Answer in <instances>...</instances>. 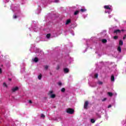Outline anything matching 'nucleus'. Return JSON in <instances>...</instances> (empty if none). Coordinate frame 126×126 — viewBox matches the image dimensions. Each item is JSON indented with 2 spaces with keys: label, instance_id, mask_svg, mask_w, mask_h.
<instances>
[{
  "label": "nucleus",
  "instance_id": "9b49d317",
  "mask_svg": "<svg viewBox=\"0 0 126 126\" xmlns=\"http://www.w3.org/2000/svg\"><path fill=\"white\" fill-rule=\"evenodd\" d=\"M41 12V10H40V8L39 7L36 11V13H37V14H39V13H40Z\"/></svg>",
  "mask_w": 126,
  "mask_h": 126
},
{
  "label": "nucleus",
  "instance_id": "e433bc0d",
  "mask_svg": "<svg viewBox=\"0 0 126 126\" xmlns=\"http://www.w3.org/2000/svg\"><path fill=\"white\" fill-rule=\"evenodd\" d=\"M111 107H112V105H108V108H111Z\"/></svg>",
  "mask_w": 126,
  "mask_h": 126
},
{
  "label": "nucleus",
  "instance_id": "9d476101",
  "mask_svg": "<svg viewBox=\"0 0 126 126\" xmlns=\"http://www.w3.org/2000/svg\"><path fill=\"white\" fill-rule=\"evenodd\" d=\"M38 61L39 60L37 58H35L32 59V61L34 62V63H37Z\"/></svg>",
  "mask_w": 126,
  "mask_h": 126
},
{
  "label": "nucleus",
  "instance_id": "ea45409f",
  "mask_svg": "<svg viewBox=\"0 0 126 126\" xmlns=\"http://www.w3.org/2000/svg\"><path fill=\"white\" fill-rule=\"evenodd\" d=\"M32 48H31V49H30V51H32Z\"/></svg>",
  "mask_w": 126,
  "mask_h": 126
},
{
  "label": "nucleus",
  "instance_id": "4be33fe9",
  "mask_svg": "<svg viewBox=\"0 0 126 126\" xmlns=\"http://www.w3.org/2000/svg\"><path fill=\"white\" fill-rule=\"evenodd\" d=\"M107 94H108V95H109L110 97H112V96H113V93H112L109 92V93H107Z\"/></svg>",
  "mask_w": 126,
  "mask_h": 126
},
{
  "label": "nucleus",
  "instance_id": "412c9836",
  "mask_svg": "<svg viewBox=\"0 0 126 126\" xmlns=\"http://www.w3.org/2000/svg\"><path fill=\"white\" fill-rule=\"evenodd\" d=\"M17 17H18V16L17 15H16V14H14V15H13V18L14 19H16V18H17Z\"/></svg>",
  "mask_w": 126,
  "mask_h": 126
},
{
  "label": "nucleus",
  "instance_id": "4c0bfd02",
  "mask_svg": "<svg viewBox=\"0 0 126 126\" xmlns=\"http://www.w3.org/2000/svg\"><path fill=\"white\" fill-rule=\"evenodd\" d=\"M109 18H111V17H112V15H109Z\"/></svg>",
  "mask_w": 126,
  "mask_h": 126
},
{
  "label": "nucleus",
  "instance_id": "37998d69",
  "mask_svg": "<svg viewBox=\"0 0 126 126\" xmlns=\"http://www.w3.org/2000/svg\"><path fill=\"white\" fill-rule=\"evenodd\" d=\"M115 95H117V94H115Z\"/></svg>",
  "mask_w": 126,
  "mask_h": 126
},
{
  "label": "nucleus",
  "instance_id": "f257e3e1",
  "mask_svg": "<svg viewBox=\"0 0 126 126\" xmlns=\"http://www.w3.org/2000/svg\"><path fill=\"white\" fill-rule=\"evenodd\" d=\"M104 8L107 9L105 11V13H108L110 14L111 12L113 11V8L111 5H105Z\"/></svg>",
  "mask_w": 126,
  "mask_h": 126
},
{
  "label": "nucleus",
  "instance_id": "ddd939ff",
  "mask_svg": "<svg viewBox=\"0 0 126 126\" xmlns=\"http://www.w3.org/2000/svg\"><path fill=\"white\" fill-rule=\"evenodd\" d=\"M111 81H113V82L115 81V76H114V75L111 76Z\"/></svg>",
  "mask_w": 126,
  "mask_h": 126
},
{
  "label": "nucleus",
  "instance_id": "dca6fc26",
  "mask_svg": "<svg viewBox=\"0 0 126 126\" xmlns=\"http://www.w3.org/2000/svg\"><path fill=\"white\" fill-rule=\"evenodd\" d=\"M119 45H120V46H123V45H124V42L122 40H120Z\"/></svg>",
  "mask_w": 126,
  "mask_h": 126
},
{
  "label": "nucleus",
  "instance_id": "39448f33",
  "mask_svg": "<svg viewBox=\"0 0 126 126\" xmlns=\"http://www.w3.org/2000/svg\"><path fill=\"white\" fill-rule=\"evenodd\" d=\"M12 10L13 11H19V7L17 6H15L13 8H12Z\"/></svg>",
  "mask_w": 126,
  "mask_h": 126
},
{
  "label": "nucleus",
  "instance_id": "f8f14e48",
  "mask_svg": "<svg viewBox=\"0 0 126 126\" xmlns=\"http://www.w3.org/2000/svg\"><path fill=\"white\" fill-rule=\"evenodd\" d=\"M68 71H69V70H68V68H64V73H68Z\"/></svg>",
  "mask_w": 126,
  "mask_h": 126
},
{
  "label": "nucleus",
  "instance_id": "b1692460",
  "mask_svg": "<svg viewBox=\"0 0 126 126\" xmlns=\"http://www.w3.org/2000/svg\"><path fill=\"white\" fill-rule=\"evenodd\" d=\"M38 79H39V80H40L41 78H42V74H40V75L38 76Z\"/></svg>",
  "mask_w": 126,
  "mask_h": 126
},
{
  "label": "nucleus",
  "instance_id": "c85d7f7f",
  "mask_svg": "<svg viewBox=\"0 0 126 126\" xmlns=\"http://www.w3.org/2000/svg\"><path fill=\"white\" fill-rule=\"evenodd\" d=\"M58 85H59V86H61V85H62V82H58Z\"/></svg>",
  "mask_w": 126,
  "mask_h": 126
},
{
  "label": "nucleus",
  "instance_id": "393cba45",
  "mask_svg": "<svg viewBox=\"0 0 126 126\" xmlns=\"http://www.w3.org/2000/svg\"><path fill=\"white\" fill-rule=\"evenodd\" d=\"M102 43H106L107 42V39H102Z\"/></svg>",
  "mask_w": 126,
  "mask_h": 126
},
{
  "label": "nucleus",
  "instance_id": "a19ab883",
  "mask_svg": "<svg viewBox=\"0 0 126 126\" xmlns=\"http://www.w3.org/2000/svg\"><path fill=\"white\" fill-rule=\"evenodd\" d=\"M72 35H73V36L74 35V33H72Z\"/></svg>",
  "mask_w": 126,
  "mask_h": 126
},
{
  "label": "nucleus",
  "instance_id": "423d86ee",
  "mask_svg": "<svg viewBox=\"0 0 126 126\" xmlns=\"http://www.w3.org/2000/svg\"><path fill=\"white\" fill-rule=\"evenodd\" d=\"M17 90H18V87H14L12 88V92H16V91H17Z\"/></svg>",
  "mask_w": 126,
  "mask_h": 126
},
{
  "label": "nucleus",
  "instance_id": "f03ea898",
  "mask_svg": "<svg viewBox=\"0 0 126 126\" xmlns=\"http://www.w3.org/2000/svg\"><path fill=\"white\" fill-rule=\"evenodd\" d=\"M54 91H50L48 93V95L50 96V98H55L56 94H53Z\"/></svg>",
  "mask_w": 126,
  "mask_h": 126
},
{
  "label": "nucleus",
  "instance_id": "a211bd4d",
  "mask_svg": "<svg viewBox=\"0 0 126 126\" xmlns=\"http://www.w3.org/2000/svg\"><path fill=\"white\" fill-rule=\"evenodd\" d=\"M70 22V20L68 19L66 21L65 25H67V24H69V23Z\"/></svg>",
  "mask_w": 126,
  "mask_h": 126
},
{
  "label": "nucleus",
  "instance_id": "a878e982",
  "mask_svg": "<svg viewBox=\"0 0 126 126\" xmlns=\"http://www.w3.org/2000/svg\"><path fill=\"white\" fill-rule=\"evenodd\" d=\"M98 84H99V85H102V84H103V82H102L101 81H98Z\"/></svg>",
  "mask_w": 126,
  "mask_h": 126
},
{
  "label": "nucleus",
  "instance_id": "4468645a",
  "mask_svg": "<svg viewBox=\"0 0 126 126\" xmlns=\"http://www.w3.org/2000/svg\"><path fill=\"white\" fill-rule=\"evenodd\" d=\"M117 50H118V52H119V53H121V52H122V48H121L120 46H119L118 47Z\"/></svg>",
  "mask_w": 126,
  "mask_h": 126
},
{
  "label": "nucleus",
  "instance_id": "79ce46f5",
  "mask_svg": "<svg viewBox=\"0 0 126 126\" xmlns=\"http://www.w3.org/2000/svg\"><path fill=\"white\" fill-rule=\"evenodd\" d=\"M29 29H30V31H31V30H31V29H30V28Z\"/></svg>",
  "mask_w": 126,
  "mask_h": 126
},
{
  "label": "nucleus",
  "instance_id": "7c9ffc66",
  "mask_svg": "<svg viewBox=\"0 0 126 126\" xmlns=\"http://www.w3.org/2000/svg\"><path fill=\"white\" fill-rule=\"evenodd\" d=\"M41 118H45V116L44 115V114H41Z\"/></svg>",
  "mask_w": 126,
  "mask_h": 126
},
{
  "label": "nucleus",
  "instance_id": "72a5a7b5",
  "mask_svg": "<svg viewBox=\"0 0 126 126\" xmlns=\"http://www.w3.org/2000/svg\"><path fill=\"white\" fill-rule=\"evenodd\" d=\"M56 69H60V65H58L57 67H56Z\"/></svg>",
  "mask_w": 126,
  "mask_h": 126
},
{
  "label": "nucleus",
  "instance_id": "20e7f679",
  "mask_svg": "<svg viewBox=\"0 0 126 126\" xmlns=\"http://www.w3.org/2000/svg\"><path fill=\"white\" fill-rule=\"evenodd\" d=\"M66 112L68 114H73L74 112V111L72 109L68 108L66 109Z\"/></svg>",
  "mask_w": 126,
  "mask_h": 126
},
{
  "label": "nucleus",
  "instance_id": "bb28decb",
  "mask_svg": "<svg viewBox=\"0 0 126 126\" xmlns=\"http://www.w3.org/2000/svg\"><path fill=\"white\" fill-rule=\"evenodd\" d=\"M61 91L62 92H64V91H65V89L64 88H62L61 89Z\"/></svg>",
  "mask_w": 126,
  "mask_h": 126
},
{
  "label": "nucleus",
  "instance_id": "0eeeda50",
  "mask_svg": "<svg viewBox=\"0 0 126 126\" xmlns=\"http://www.w3.org/2000/svg\"><path fill=\"white\" fill-rule=\"evenodd\" d=\"M88 106V101H86L84 104V109H87Z\"/></svg>",
  "mask_w": 126,
  "mask_h": 126
},
{
  "label": "nucleus",
  "instance_id": "2eb2a0df",
  "mask_svg": "<svg viewBox=\"0 0 126 126\" xmlns=\"http://www.w3.org/2000/svg\"><path fill=\"white\" fill-rule=\"evenodd\" d=\"M114 33H121V31L120 30H116L114 31Z\"/></svg>",
  "mask_w": 126,
  "mask_h": 126
},
{
  "label": "nucleus",
  "instance_id": "1a4fd4ad",
  "mask_svg": "<svg viewBox=\"0 0 126 126\" xmlns=\"http://www.w3.org/2000/svg\"><path fill=\"white\" fill-rule=\"evenodd\" d=\"M2 66H3V65L2 64H0V74L2 73Z\"/></svg>",
  "mask_w": 126,
  "mask_h": 126
},
{
  "label": "nucleus",
  "instance_id": "473e14b6",
  "mask_svg": "<svg viewBox=\"0 0 126 126\" xmlns=\"http://www.w3.org/2000/svg\"><path fill=\"white\" fill-rule=\"evenodd\" d=\"M59 0H54V2H59Z\"/></svg>",
  "mask_w": 126,
  "mask_h": 126
},
{
  "label": "nucleus",
  "instance_id": "58836bf2",
  "mask_svg": "<svg viewBox=\"0 0 126 126\" xmlns=\"http://www.w3.org/2000/svg\"><path fill=\"white\" fill-rule=\"evenodd\" d=\"M126 36H125L123 37V39H126Z\"/></svg>",
  "mask_w": 126,
  "mask_h": 126
},
{
  "label": "nucleus",
  "instance_id": "c9c22d12",
  "mask_svg": "<svg viewBox=\"0 0 126 126\" xmlns=\"http://www.w3.org/2000/svg\"><path fill=\"white\" fill-rule=\"evenodd\" d=\"M29 103L30 104H32V100H29Z\"/></svg>",
  "mask_w": 126,
  "mask_h": 126
},
{
  "label": "nucleus",
  "instance_id": "6ab92c4d",
  "mask_svg": "<svg viewBox=\"0 0 126 126\" xmlns=\"http://www.w3.org/2000/svg\"><path fill=\"white\" fill-rule=\"evenodd\" d=\"M95 120L94 119H91V122L92 124H94V123H95Z\"/></svg>",
  "mask_w": 126,
  "mask_h": 126
},
{
  "label": "nucleus",
  "instance_id": "aec40b11",
  "mask_svg": "<svg viewBox=\"0 0 126 126\" xmlns=\"http://www.w3.org/2000/svg\"><path fill=\"white\" fill-rule=\"evenodd\" d=\"M78 13H79V11L77 10V11H75L74 14V15H77Z\"/></svg>",
  "mask_w": 126,
  "mask_h": 126
},
{
  "label": "nucleus",
  "instance_id": "cd10ccee",
  "mask_svg": "<svg viewBox=\"0 0 126 126\" xmlns=\"http://www.w3.org/2000/svg\"><path fill=\"white\" fill-rule=\"evenodd\" d=\"M98 76V74H95V75H94V77H95V78H97Z\"/></svg>",
  "mask_w": 126,
  "mask_h": 126
},
{
  "label": "nucleus",
  "instance_id": "2f4dec72",
  "mask_svg": "<svg viewBox=\"0 0 126 126\" xmlns=\"http://www.w3.org/2000/svg\"><path fill=\"white\" fill-rule=\"evenodd\" d=\"M48 68H49V66H48V65L45 66V69H47Z\"/></svg>",
  "mask_w": 126,
  "mask_h": 126
},
{
  "label": "nucleus",
  "instance_id": "f704fd0d",
  "mask_svg": "<svg viewBox=\"0 0 126 126\" xmlns=\"http://www.w3.org/2000/svg\"><path fill=\"white\" fill-rule=\"evenodd\" d=\"M114 39H115V40L118 39V36H114Z\"/></svg>",
  "mask_w": 126,
  "mask_h": 126
},
{
  "label": "nucleus",
  "instance_id": "6e6552de",
  "mask_svg": "<svg viewBox=\"0 0 126 126\" xmlns=\"http://www.w3.org/2000/svg\"><path fill=\"white\" fill-rule=\"evenodd\" d=\"M50 38H52V36H51L50 33H48L46 35V39H47L48 40H50Z\"/></svg>",
  "mask_w": 126,
  "mask_h": 126
},
{
  "label": "nucleus",
  "instance_id": "5701e85b",
  "mask_svg": "<svg viewBox=\"0 0 126 126\" xmlns=\"http://www.w3.org/2000/svg\"><path fill=\"white\" fill-rule=\"evenodd\" d=\"M3 87H5L6 88H7V85L5 83H3Z\"/></svg>",
  "mask_w": 126,
  "mask_h": 126
},
{
  "label": "nucleus",
  "instance_id": "f3484780",
  "mask_svg": "<svg viewBox=\"0 0 126 126\" xmlns=\"http://www.w3.org/2000/svg\"><path fill=\"white\" fill-rule=\"evenodd\" d=\"M81 12H85L86 11V9L85 8H82L81 9Z\"/></svg>",
  "mask_w": 126,
  "mask_h": 126
},
{
  "label": "nucleus",
  "instance_id": "7ed1b4c3",
  "mask_svg": "<svg viewBox=\"0 0 126 126\" xmlns=\"http://www.w3.org/2000/svg\"><path fill=\"white\" fill-rule=\"evenodd\" d=\"M32 30H34V32H37L39 30V28L37 27V26L34 24H32Z\"/></svg>",
  "mask_w": 126,
  "mask_h": 126
},
{
  "label": "nucleus",
  "instance_id": "c756f323",
  "mask_svg": "<svg viewBox=\"0 0 126 126\" xmlns=\"http://www.w3.org/2000/svg\"><path fill=\"white\" fill-rule=\"evenodd\" d=\"M107 100V98H104V99H102V102H104Z\"/></svg>",
  "mask_w": 126,
  "mask_h": 126
}]
</instances>
